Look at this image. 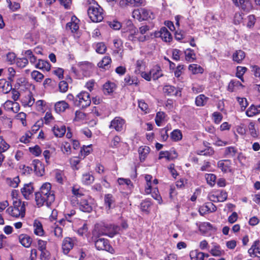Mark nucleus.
Here are the masks:
<instances>
[{"label":"nucleus","instance_id":"14","mask_svg":"<svg viewBox=\"0 0 260 260\" xmlns=\"http://www.w3.org/2000/svg\"><path fill=\"white\" fill-rule=\"evenodd\" d=\"M35 190L33 183L30 182L25 184L22 188H21V192L24 198L26 200H29Z\"/></svg>","mask_w":260,"mask_h":260},{"label":"nucleus","instance_id":"40","mask_svg":"<svg viewBox=\"0 0 260 260\" xmlns=\"http://www.w3.org/2000/svg\"><path fill=\"white\" fill-rule=\"evenodd\" d=\"M94 180V176L89 173H86L82 175L81 182L84 185H90L93 182Z\"/></svg>","mask_w":260,"mask_h":260},{"label":"nucleus","instance_id":"2","mask_svg":"<svg viewBox=\"0 0 260 260\" xmlns=\"http://www.w3.org/2000/svg\"><path fill=\"white\" fill-rule=\"evenodd\" d=\"M79 69L75 67H71V73L77 79H81L83 77H89L92 72L94 65L88 61L80 62L78 64Z\"/></svg>","mask_w":260,"mask_h":260},{"label":"nucleus","instance_id":"43","mask_svg":"<svg viewBox=\"0 0 260 260\" xmlns=\"http://www.w3.org/2000/svg\"><path fill=\"white\" fill-rule=\"evenodd\" d=\"M185 60L188 62H192L196 59V53L193 49L187 48L184 51Z\"/></svg>","mask_w":260,"mask_h":260},{"label":"nucleus","instance_id":"56","mask_svg":"<svg viewBox=\"0 0 260 260\" xmlns=\"http://www.w3.org/2000/svg\"><path fill=\"white\" fill-rule=\"evenodd\" d=\"M178 194V192L177 190V188L174 185H171L170 186L169 189V197L170 198L173 200H177V195Z\"/></svg>","mask_w":260,"mask_h":260},{"label":"nucleus","instance_id":"26","mask_svg":"<svg viewBox=\"0 0 260 260\" xmlns=\"http://www.w3.org/2000/svg\"><path fill=\"white\" fill-rule=\"evenodd\" d=\"M104 206L107 210H110L112 208V205H114L115 202V198L111 193H107L104 196Z\"/></svg>","mask_w":260,"mask_h":260},{"label":"nucleus","instance_id":"48","mask_svg":"<svg viewBox=\"0 0 260 260\" xmlns=\"http://www.w3.org/2000/svg\"><path fill=\"white\" fill-rule=\"evenodd\" d=\"M204 252L198 250L192 251L190 253V257L191 260H204Z\"/></svg>","mask_w":260,"mask_h":260},{"label":"nucleus","instance_id":"25","mask_svg":"<svg viewBox=\"0 0 260 260\" xmlns=\"http://www.w3.org/2000/svg\"><path fill=\"white\" fill-rule=\"evenodd\" d=\"M22 105L24 107H31L35 103V99L31 92L29 91L28 94L22 97L21 99Z\"/></svg>","mask_w":260,"mask_h":260},{"label":"nucleus","instance_id":"33","mask_svg":"<svg viewBox=\"0 0 260 260\" xmlns=\"http://www.w3.org/2000/svg\"><path fill=\"white\" fill-rule=\"evenodd\" d=\"M69 108V105L64 101L57 102L54 105V109L58 113L63 112Z\"/></svg>","mask_w":260,"mask_h":260},{"label":"nucleus","instance_id":"51","mask_svg":"<svg viewBox=\"0 0 260 260\" xmlns=\"http://www.w3.org/2000/svg\"><path fill=\"white\" fill-rule=\"evenodd\" d=\"M210 253L214 256H220L224 253V251L221 249L219 245H215L210 250Z\"/></svg>","mask_w":260,"mask_h":260},{"label":"nucleus","instance_id":"45","mask_svg":"<svg viewBox=\"0 0 260 260\" xmlns=\"http://www.w3.org/2000/svg\"><path fill=\"white\" fill-rule=\"evenodd\" d=\"M152 176L151 175H145V179L146 182V184L145 187V192L147 194L151 193L152 191Z\"/></svg>","mask_w":260,"mask_h":260},{"label":"nucleus","instance_id":"36","mask_svg":"<svg viewBox=\"0 0 260 260\" xmlns=\"http://www.w3.org/2000/svg\"><path fill=\"white\" fill-rule=\"evenodd\" d=\"M115 88L116 85L115 83L108 81L103 85V91L105 95H109L113 92Z\"/></svg>","mask_w":260,"mask_h":260},{"label":"nucleus","instance_id":"35","mask_svg":"<svg viewBox=\"0 0 260 260\" xmlns=\"http://www.w3.org/2000/svg\"><path fill=\"white\" fill-rule=\"evenodd\" d=\"M259 113L260 104L257 106L252 104L246 111V114L249 117H253Z\"/></svg>","mask_w":260,"mask_h":260},{"label":"nucleus","instance_id":"19","mask_svg":"<svg viewBox=\"0 0 260 260\" xmlns=\"http://www.w3.org/2000/svg\"><path fill=\"white\" fill-rule=\"evenodd\" d=\"M217 167L224 173L232 172V161L230 159H222L218 161Z\"/></svg>","mask_w":260,"mask_h":260},{"label":"nucleus","instance_id":"58","mask_svg":"<svg viewBox=\"0 0 260 260\" xmlns=\"http://www.w3.org/2000/svg\"><path fill=\"white\" fill-rule=\"evenodd\" d=\"M205 178L207 183L211 186H213L216 183V176L214 174H206Z\"/></svg>","mask_w":260,"mask_h":260},{"label":"nucleus","instance_id":"59","mask_svg":"<svg viewBox=\"0 0 260 260\" xmlns=\"http://www.w3.org/2000/svg\"><path fill=\"white\" fill-rule=\"evenodd\" d=\"M31 78L36 82H40L44 78V75L38 71L34 70L31 73Z\"/></svg>","mask_w":260,"mask_h":260},{"label":"nucleus","instance_id":"53","mask_svg":"<svg viewBox=\"0 0 260 260\" xmlns=\"http://www.w3.org/2000/svg\"><path fill=\"white\" fill-rule=\"evenodd\" d=\"M247 70V68L245 67L238 66L236 70V77L240 79L242 82H244L243 75Z\"/></svg>","mask_w":260,"mask_h":260},{"label":"nucleus","instance_id":"42","mask_svg":"<svg viewBox=\"0 0 260 260\" xmlns=\"http://www.w3.org/2000/svg\"><path fill=\"white\" fill-rule=\"evenodd\" d=\"M152 205V203L150 199H147L143 200L140 204L141 210L146 214L150 213V208Z\"/></svg>","mask_w":260,"mask_h":260},{"label":"nucleus","instance_id":"34","mask_svg":"<svg viewBox=\"0 0 260 260\" xmlns=\"http://www.w3.org/2000/svg\"><path fill=\"white\" fill-rule=\"evenodd\" d=\"M34 232L37 236H43L45 232L42 223L38 220H35L34 222Z\"/></svg>","mask_w":260,"mask_h":260},{"label":"nucleus","instance_id":"41","mask_svg":"<svg viewBox=\"0 0 260 260\" xmlns=\"http://www.w3.org/2000/svg\"><path fill=\"white\" fill-rule=\"evenodd\" d=\"M208 100L209 98L203 94H201L196 98L195 104L198 107L204 106Z\"/></svg>","mask_w":260,"mask_h":260},{"label":"nucleus","instance_id":"21","mask_svg":"<svg viewBox=\"0 0 260 260\" xmlns=\"http://www.w3.org/2000/svg\"><path fill=\"white\" fill-rule=\"evenodd\" d=\"M162 90L164 93L168 96H177L178 95L179 93H180V95H181V91L178 88H176L175 86L172 85H165L162 88Z\"/></svg>","mask_w":260,"mask_h":260},{"label":"nucleus","instance_id":"18","mask_svg":"<svg viewBox=\"0 0 260 260\" xmlns=\"http://www.w3.org/2000/svg\"><path fill=\"white\" fill-rule=\"evenodd\" d=\"M260 241L256 240L253 243L251 247L248 249V253L252 257H257L260 258V248L259 245Z\"/></svg>","mask_w":260,"mask_h":260},{"label":"nucleus","instance_id":"10","mask_svg":"<svg viewBox=\"0 0 260 260\" xmlns=\"http://www.w3.org/2000/svg\"><path fill=\"white\" fill-rule=\"evenodd\" d=\"M101 229L103 231V235L113 238L118 233L120 227L114 224L103 223L101 225Z\"/></svg>","mask_w":260,"mask_h":260},{"label":"nucleus","instance_id":"61","mask_svg":"<svg viewBox=\"0 0 260 260\" xmlns=\"http://www.w3.org/2000/svg\"><path fill=\"white\" fill-rule=\"evenodd\" d=\"M216 193L217 194V197L218 199V202H222L225 201L228 198V193L227 192L223 190H217L215 191Z\"/></svg>","mask_w":260,"mask_h":260},{"label":"nucleus","instance_id":"44","mask_svg":"<svg viewBox=\"0 0 260 260\" xmlns=\"http://www.w3.org/2000/svg\"><path fill=\"white\" fill-rule=\"evenodd\" d=\"M170 138L174 142H178L182 139V133L179 129L173 130L170 134Z\"/></svg>","mask_w":260,"mask_h":260},{"label":"nucleus","instance_id":"13","mask_svg":"<svg viewBox=\"0 0 260 260\" xmlns=\"http://www.w3.org/2000/svg\"><path fill=\"white\" fill-rule=\"evenodd\" d=\"M154 36L156 38H161L162 40L166 42H171L173 39L171 34L165 26L161 27L159 31H155Z\"/></svg>","mask_w":260,"mask_h":260},{"label":"nucleus","instance_id":"57","mask_svg":"<svg viewBox=\"0 0 260 260\" xmlns=\"http://www.w3.org/2000/svg\"><path fill=\"white\" fill-rule=\"evenodd\" d=\"M248 127L251 136L254 138H257L258 136V133L255 128L254 122L253 121L250 122Z\"/></svg>","mask_w":260,"mask_h":260},{"label":"nucleus","instance_id":"17","mask_svg":"<svg viewBox=\"0 0 260 260\" xmlns=\"http://www.w3.org/2000/svg\"><path fill=\"white\" fill-rule=\"evenodd\" d=\"M44 195V194L42 192L41 187L39 191L35 193L36 204L38 208H40L43 206H46L47 207V201Z\"/></svg>","mask_w":260,"mask_h":260},{"label":"nucleus","instance_id":"54","mask_svg":"<svg viewBox=\"0 0 260 260\" xmlns=\"http://www.w3.org/2000/svg\"><path fill=\"white\" fill-rule=\"evenodd\" d=\"M91 145L88 146H83L80 149L79 156L84 158L86 156L89 155L92 151Z\"/></svg>","mask_w":260,"mask_h":260},{"label":"nucleus","instance_id":"47","mask_svg":"<svg viewBox=\"0 0 260 260\" xmlns=\"http://www.w3.org/2000/svg\"><path fill=\"white\" fill-rule=\"evenodd\" d=\"M188 70L194 75L203 74L204 71V69L201 66L197 64H191L189 65Z\"/></svg>","mask_w":260,"mask_h":260},{"label":"nucleus","instance_id":"11","mask_svg":"<svg viewBox=\"0 0 260 260\" xmlns=\"http://www.w3.org/2000/svg\"><path fill=\"white\" fill-rule=\"evenodd\" d=\"M76 205H78L79 209L84 212L90 213L93 209L92 204L89 202V197L87 196L77 201Z\"/></svg>","mask_w":260,"mask_h":260},{"label":"nucleus","instance_id":"55","mask_svg":"<svg viewBox=\"0 0 260 260\" xmlns=\"http://www.w3.org/2000/svg\"><path fill=\"white\" fill-rule=\"evenodd\" d=\"M95 51L101 54L105 53L107 51V46L104 42H99L95 44Z\"/></svg>","mask_w":260,"mask_h":260},{"label":"nucleus","instance_id":"31","mask_svg":"<svg viewBox=\"0 0 260 260\" xmlns=\"http://www.w3.org/2000/svg\"><path fill=\"white\" fill-rule=\"evenodd\" d=\"M150 151V148L147 146H140L138 149L139 158L141 162L144 161Z\"/></svg>","mask_w":260,"mask_h":260},{"label":"nucleus","instance_id":"62","mask_svg":"<svg viewBox=\"0 0 260 260\" xmlns=\"http://www.w3.org/2000/svg\"><path fill=\"white\" fill-rule=\"evenodd\" d=\"M36 110L40 112L45 111L46 102L44 100H40L36 102Z\"/></svg>","mask_w":260,"mask_h":260},{"label":"nucleus","instance_id":"29","mask_svg":"<svg viewBox=\"0 0 260 260\" xmlns=\"http://www.w3.org/2000/svg\"><path fill=\"white\" fill-rule=\"evenodd\" d=\"M52 132L56 137L61 138L66 133V127L64 125H55L52 129Z\"/></svg>","mask_w":260,"mask_h":260},{"label":"nucleus","instance_id":"64","mask_svg":"<svg viewBox=\"0 0 260 260\" xmlns=\"http://www.w3.org/2000/svg\"><path fill=\"white\" fill-rule=\"evenodd\" d=\"M61 149L64 154L69 155L71 153V144L68 142H64L61 146Z\"/></svg>","mask_w":260,"mask_h":260},{"label":"nucleus","instance_id":"8","mask_svg":"<svg viewBox=\"0 0 260 260\" xmlns=\"http://www.w3.org/2000/svg\"><path fill=\"white\" fill-rule=\"evenodd\" d=\"M126 121L120 116H116L113 119L109 125L110 129H114L117 132H122L125 129Z\"/></svg>","mask_w":260,"mask_h":260},{"label":"nucleus","instance_id":"23","mask_svg":"<svg viewBox=\"0 0 260 260\" xmlns=\"http://www.w3.org/2000/svg\"><path fill=\"white\" fill-rule=\"evenodd\" d=\"M19 243L24 247L28 248L30 246L32 240L27 234H21L18 236Z\"/></svg>","mask_w":260,"mask_h":260},{"label":"nucleus","instance_id":"12","mask_svg":"<svg viewBox=\"0 0 260 260\" xmlns=\"http://www.w3.org/2000/svg\"><path fill=\"white\" fill-rule=\"evenodd\" d=\"M72 196L71 197V203L76 205V203L77 201H79L80 199L83 198L86 196V194L84 193V191L82 189L77 187L76 186H74L72 188Z\"/></svg>","mask_w":260,"mask_h":260},{"label":"nucleus","instance_id":"6","mask_svg":"<svg viewBox=\"0 0 260 260\" xmlns=\"http://www.w3.org/2000/svg\"><path fill=\"white\" fill-rule=\"evenodd\" d=\"M42 192L44 194V196L46 199L47 207H50L54 203L55 199V192L52 190V185L49 182L43 183L41 186Z\"/></svg>","mask_w":260,"mask_h":260},{"label":"nucleus","instance_id":"32","mask_svg":"<svg viewBox=\"0 0 260 260\" xmlns=\"http://www.w3.org/2000/svg\"><path fill=\"white\" fill-rule=\"evenodd\" d=\"M35 67L43 71H49L51 69V64L48 61L39 59L35 64Z\"/></svg>","mask_w":260,"mask_h":260},{"label":"nucleus","instance_id":"38","mask_svg":"<svg viewBox=\"0 0 260 260\" xmlns=\"http://www.w3.org/2000/svg\"><path fill=\"white\" fill-rule=\"evenodd\" d=\"M243 85L239 81L232 80L229 83L228 90L231 92H233L235 91L236 88H239V87L243 88Z\"/></svg>","mask_w":260,"mask_h":260},{"label":"nucleus","instance_id":"7","mask_svg":"<svg viewBox=\"0 0 260 260\" xmlns=\"http://www.w3.org/2000/svg\"><path fill=\"white\" fill-rule=\"evenodd\" d=\"M94 245L98 250H105L111 254L115 252V250L110 245L109 240L107 239L99 238L94 240Z\"/></svg>","mask_w":260,"mask_h":260},{"label":"nucleus","instance_id":"15","mask_svg":"<svg viewBox=\"0 0 260 260\" xmlns=\"http://www.w3.org/2000/svg\"><path fill=\"white\" fill-rule=\"evenodd\" d=\"M32 166L36 175L38 176H42L45 174V167L44 164L39 159H35L32 162Z\"/></svg>","mask_w":260,"mask_h":260},{"label":"nucleus","instance_id":"16","mask_svg":"<svg viewBox=\"0 0 260 260\" xmlns=\"http://www.w3.org/2000/svg\"><path fill=\"white\" fill-rule=\"evenodd\" d=\"M79 22L80 20L76 16H72L71 21L66 24L67 29L69 28L73 34L76 33L79 29Z\"/></svg>","mask_w":260,"mask_h":260},{"label":"nucleus","instance_id":"9","mask_svg":"<svg viewBox=\"0 0 260 260\" xmlns=\"http://www.w3.org/2000/svg\"><path fill=\"white\" fill-rule=\"evenodd\" d=\"M77 243V239L76 237H65L61 244V249L63 253L67 255Z\"/></svg>","mask_w":260,"mask_h":260},{"label":"nucleus","instance_id":"22","mask_svg":"<svg viewBox=\"0 0 260 260\" xmlns=\"http://www.w3.org/2000/svg\"><path fill=\"white\" fill-rule=\"evenodd\" d=\"M150 72L153 80H156L164 76L161 67L158 64L153 66Z\"/></svg>","mask_w":260,"mask_h":260},{"label":"nucleus","instance_id":"3","mask_svg":"<svg viewBox=\"0 0 260 260\" xmlns=\"http://www.w3.org/2000/svg\"><path fill=\"white\" fill-rule=\"evenodd\" d=\"M89 4L93 6H89L87 13L91 20L93 22H101L104 19L103 9L94 0H88Z\"/></svg>","mask_w":260,"mask_h":260},{"label":"nucleus","instance_id":"20","mask_svg":"<svg viewBox=\"0 0 260 260\" xmlns=\"http://www.w3.org/2000/svg\"><path fill=\"white\" fill-rule=\"evenodd\" d=\"M119 4L121 6L133 5L135 7H139L144 6L146 2L145 0H121Z\"/></svg>","mask_w":260,"mask_h":260},{"label":"nucleus","instance_id":"4","mask_svg":"<svg viewBox=\"0 0 260 260\" xmlns=\"http://www.w3.org/2000/svg\"><path fill=\"white\" fill-rule=\"evenodd\" d=\"M133 17L139 21H149L155 18V14L150 9L141 8L133 11Z\"/></svg>","mask_w":260,"mask_h":260},{"label":"nucleus","instance_id":"1","mask_svg":"<svg viewBox=\"0 0 260 260\" xmlns=\"http://www.w3.org/2000/svg\"><path fill=\"white\" fill-rule=\"evenodd\" d=\"M27 203L20 199L13 200V205L9 207L6 212L11 216L15 218H23L25 215Z\"/></svg>","mask_w":260,"mask_h":260},{"label":"nucleus","instance_id":"60","mask_svg":"<svg viewBox=\"0 0 260 260\" xmlns=\"http://www.w3.org/2000/svg\"><path fill=\"white\" fill-rule=\"evenodd\" d=\"M7 181L9 183V185L13 188L17 187L19 183L20 182L19 176H16L13 179L10 178H8L7 179Z\"/></svg>","mask_w":260,"mask_h":260},{"label":"nucleus","instance_id":"46","mask_svg":"<svg viewBox=\"0 0 260 260\" xmlns=\"http://www.w3.org/2000/svg\"><path fill=\"white\" fill-rule=\"evenodd\" d=\"M66 178V177L63 171L56 170L55 171V179L58 183L63 184Z\"/></svg>","mask_w":260,"mask_h":260},{"label":"nucleus","instance_id":"5","mask_svg":"<svg viewBox=\"0 0 260 260\" xmlns=\"http://www.w3.org/2000/svg\"><path fill=\"white\" fill-rule=\"evenodd\" d=\"M91 103L90 93L86 91H81L75 98L74 106L83 109L89 106Z\"/></svg>","mask_w":260,"mask_h":260},{"label":"nucleus","instance_id":"49","mask_svg":"<svg viewBox=\"0 0 260 260\" xmlns=\"http://www.w3.org/2000/svg\"><path fill=\"white\" fill-rule=\"evenodd\" d=\"M125 26L126 31H129V32L137 33L138 30L134 25L131 20H126L125 21Z\"/></svg>","mask_w":260,"mask_h":260},{"label":"nucleus","instance_id":"52","mask_svg":"<svg viewBox=\"0 0 260 260\" xmlns=\"http://www.w3.org/2000/svg\"><path fill=\"white\" fill-rule=\"evenodd\" d=\"M166 116V114L164 112L159 111L156 113L155 118V122L158 126H160L161 125V123L162 121L165 120Z\"/></svg>","mask_w":260,"mask_h":260},{"label":"nucleus","instance_id":"63","mask_svg":"<svg viewBox=\"0 0 260 260\" xmlns=\"http://www.w3.org/2000/svg\"><path fill=\"white\" fill-rule=\"evenodd\" d=\"M256 17L253 14L249 15L247 16V27L248 28H252L256 22Z\"/></svg>","mask_w":260,"mask_h":260},{"label":"nucleus","instance_id":"37","mask_svg":"<svg viewBox=\"0 0 260 260\" xmlns=\"http://www.w3.org/2000/svg\"><path fill=\"white\" fill-rule=\"evenodd\" d=\"M124 84L126 85H135L137 86L139 84V81L137 77L131 76L130 75L127 74L126 75L124 79Z\"/></svg>","mask_w":260,"mask_h":260},{"label":"nucleus","instance_id":"50","mask_svg":"<svg viewBox=\"0 0 260 260\" xmlns=\"http://www.w3.org/2000/svg\"><path fill=\"white\" fill-rule=\"evenodd\" d=\"M214 150L212 147H208L205 148L204 150H198L197 154L200 155L204 156H212L214 154Z\"/></svg>","mask_w":260,"mask_h":260},{"label":"nucleus","instance_id":"39","mask_svg":"<svg viewBox=\"0 0 260 260\" xmlns=\"http://www.w3.org/2000/svg\"><path fill=\"white\" fill-rule=\"evenodd\" d=\"M112 62L111 58L109 56H104L103 59L98 63V66L100 68L104 69H108Z\"/></svg>","mask_w":260,"mask_h":260},{"label":"nucleus","instance_id":"28","mask_svg":"<svg viewBox=\"0 0 260 260\" xmlns=\"http://www.w3.org/2000/svg\"><path fill=\"white\" fill-rule=\"evenodd\" d=\"M245 57V53L242 50H236L233 54V61L237 63H241Z\"/></svg>","mask_w":260,"mask_h":260},{"label":"nucleus","instance_id":"24","mask_svg":"<svg viewBox=\"0 0 260 260\" xmlns=\"http://www.w3.org/2000/svg\"><path fill=\"white\" fill-rule=\"evenodd\" d=\"M178 156V153L175 150L173 151H161L159 152L158 159H161L163 158H165L168 160H173Z\"/></svg>","mask_w":260,"mask_h":260},{"label":"nucleus","instance_id":"30","mask_svg":"<svg viewBox=\"0 0 260 260\" xmlns=\"http://www.w3.org/2000/svg\"><path fill=\"white\" fill-rule=\"evenodd\" d=\"M238 152V148L233 146H228L224 149L223 154L225 157L229 158L235 157Z\"/></svg>","mask_w":260,"mask_h":260},{"label":"nucleus","instance_id":"27","mask_svg":"<svg viewBox=\"0 0 260 260\" xmlns=\"http://www.w3.org/2000/svg\"><path fill=\"white\" fill-rule=\"evenodd\" d=\"M11 81H7L6 79H0V89L4 93H8L12 89Z\"/></svg>","mask_w":260,"mask_h":260}]
</instances>
